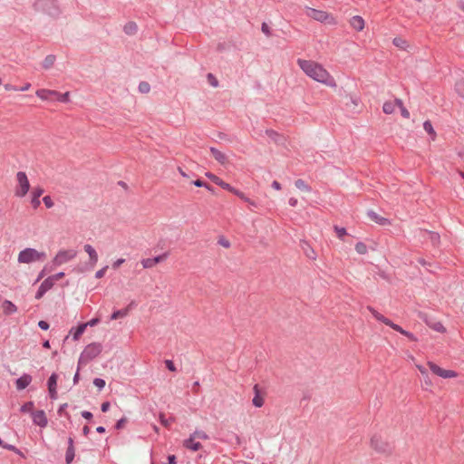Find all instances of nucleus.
<instances>
[{
  "label": "nucleus",
  "instance_id": "f257e3e1",
  "mask_svg": "<svg viewBox=\"0 0 464 464\" xmlns=\"http://www.w3.org/2000/svg\"><path fill=\"white\" fill-rule=\"evenodd\" d=\"M302 72L311 80L330 88L337 86L334 77L320 63L299 58L296 61Z\"/></svg>",
  "mask_w": 464,
  "mask_h": 464
},
{
  "label": "nucleus",
  "instance_id": "f03ea898",
  "mask_svg": "<svg viewBox=\"0 0 464 464\" xmlns=\"http://www.w3.org/2000/svg\"><path fill=\"white\" fill-rule=\"evenodd\" d=\"M304 14L307 17L329 25H336L337 18L331 13L324 10L314 9L309 6L304 7Z\"/></svg>",
  "mask_w": 464,
  "mask_h": 464
},
{
  "label": "nucleus",
  "instance_id": "7ed1b4c3",
  "mask_svg": "<svg viewBox=\"0 0 464 464\" xmlns=\"http://www.w3.org/2000/svg\"><path fill=\"white\" fill-rule=\"evenodd\" d=\"M371 448L382 454H390L392 452V444L381 433H374L370 439Z\"/></svg>",
  "mask_w": 464,
  "mask_h": 464
},
{
  "label": "nucleus",
  "instance_id": "20e7f679",
  "mask_svg": "<svg viewBox=\"0 0 464 464\" xmlns=\"http://www.w3.org/2000/svg\"><path fill=\"white\" fill-rule=\"evenodd\" d=\"M46 257L44 252H40L34 248L27 247L18 254V262L22 264H30L43 261Z\"/></svg>",
  "mask_w": 464,
  "mask_h": 464
},
{
  "label": "nucleus",
  "instance_id": "39448f33",
  "mask_svg": "<svg viewBox=\"0 0 464 464\" xmlns=\"http://www.w3.org/2000/svg\"><path fill=\"white\" fill-rule=\"evenodd\" d=\"M30 182L25 172L18 171L15 175L14 196L24 198L29 192Z\"/></svg>",
  "mask_w": 464,
  "mask_h": 464
},
{
  "label": "nucleus",
  "instance_id": "423d86ee",
  "mask_svg": "<svg viewBox=\"0 0 464 464\" xmlns=\"http://www.w3.org/2000/svg\"><path fill=\"white\" fill-rule=\"evenodd\" d=\"M369 311L371 312V314H372V316L385 324L386 325L392 327L393 330L401 333V334L405 335L406 337H408L410 340L411 341H417V338L410 332L408 331H405L403 330L400 325L392 323L390 319L386 318L385 316H383L382 314H380L379 312H377L375 309H373L372 307H368Z\"/></svg>",
  "mask_w": 464,
  "mask_h": 464
},
{
  "label": "nucleus",
  "instance_id": "0eeeda50",
  "mask_svg": "<svg viewBox=\"0 0 464 464\" xmlns=\"http://www.w3.org/2000/svg\"><path fill=\"white\" fill-rule=\"evenodd\" d=\"M77 256V250L73 248L60 249L53 259L55 266H60L73 260Z\"/></svg>",
  "mask_w": 464,
  "mask_h": 464
},
{
  "label": "nucleus",
  "instance_id": "6e6552de",
  "mask_svg": "<svg viewBox=\"0 0 464 464\" xmlns=\"http://www.w3.org/2000/svg\"><path fill=\"white\" fill-rule=\"evenodd\" d=\"M102 347L100 343H92L88 344L81 354L79 362H87L102 353Z\"/></svg>",
  "mask_w": 464,
  "mask_h": 464
},
{
  "label": "nucleus",
  "instance_id": "1a4fd4ad",
  "mask_svg": "<svg viewBox=\"0 0 464 464\" xmlns=\"http://www.w3.org/2000/svg\"><path fill=\"white\" fill-rule=\"evenodd\" d=\"M430 370L437 376H440L443 379H451L458 377V372L452 370H446L441 367H440L438 364H436L433 362H427Z\"/></svg>",
  "mask_w": 464,
  "mask_h": 464
},
{
  "label": "nucleus",
  "instance_id": "9d476101",
  "mask_svg": "<svg viewBox=\"0 0 464 464\" xmlns=\"http://www.w3.org/2000/svg\"><path fill=\"white\" fill-rule=\"evenodd\" d=\"M84 252L88 255L89 260L86 264L88 269H93L99 260V256L96 249L90 244L83 246Z\"/></svg>",
  "mask_w": 464,
  "mask_h": 464
},
{
  "label": "nucleus",
  "instance_id": "9b49d317",
  "mask_svg": "<svg viewBox=\"0 0 464 464\" xmlns=\"http://www.w3.org/2000/svg\"><path fill=\"white\" fill-rule=\"evenodd\" d=\"M44 194V188L35 187L31 191V205L34 209H37L41 204L40 197Z\"/></svg>",
  "mask_w": 464,
  "mask_h": 464
},
{
  "label": "nucleus",
  "instance_id": "f8f14e48",
  "mask_svg": "<svg viewBox=\"0 0 464 464\" xmlns=\"http://www.w3.org/2000/svg\"><path fill=\"white\" fill-rule=\"evenodd\" d=\"M33 421L35 425L44 428L47 426L48 420L44 411H36L32 413Z\"/></svg>",
  "mask_w": 464,
  "mask_h": 464
},
{
  "label": "nucleus",
  "instance_id": "ddd939ff",
  "mask_svg": "<svg viewBox=\"0 0 464 464\" xmlns=\"http://www.w3.org/2000/svg\"><path fill=\"white\" fill-rule=\"evenodd\" d=\"M350 26L356 32H362L365 27V21L361 15H354L349 21Z\"/></svg>",
  "mask_w": 464,
  "mask_h": 464
},
{
  "label": "nucleus",
  "instance_id": "4468645a",
  "mask_svg": "<svg viewBox=\"0 0 464 464\" xmlns=\"http://www.w3.org/2000/svg\"><path fill=\"white\" fill-rule=\"evenodd\" d=\"M401 101L399 99L394 100V101L385 102L382 106V111L386 114H392L395 111L396 108L401 106Z\"/></svg>",
  "mask_w": 464,
  "mask_h": 464
},
{
  "label": "nucleus",
  "instance_id": "2eb2a0df",
  "mask_svg": "<svg viewBox=\"0 0 464 464\" xmlns=\"http://www.w3.org/2000/svg\"><path fill=\"white\" fill-rule=\"evenodd\" d=\"M57 375L53 373L48 380V390L50 393V397L53 400L57 398Z\"/></svg>",
  "mask_w": 464,
  "mask_h": 464
},
{
  "label": "nucleus",
  "instance_id": "dca6fc26",
  "mask_svg": "<svg viewBox=\"0 0 464 464\" xmlns=\"http://www.w3.org/2000/svg\"><path fill=\"white\" fill-rule=\"evenodd\" d=\"M210 152H211V155L214 157V159L217 161H218L221 165L226 166L228 164V158L222 151H220L215 148H211Z\"/></svg>",
  "mask_w": 464,
  "mask_h": 464
},
{
  "label": "nucleus",
  "instance_id": "f3484780",
  "mask_svg": "<svg viewBox=\"0 0 464 464\" xmlns=\"http://www.w3.org/2000/svg\"><path fill=\"white\" fill-rule=\"evenodd\" d=\"M53 283H52V279H48L46 278L40 285L36 295H35V298L36 299H40L43 297V295L49 290L53 287Z\"/></svg>",
  "mask_w": 464,
  "mask_h": 464
},
{
  "label": "nucleus",
  "instance_id": "a211bd4d",
  "mask_svg": "<svg viewBox=\"0 0 464 464\" xmlns=\"http://www.w3.org/2000/svg\"><path fill=\"white\" fill-rule=\"evenodd\" d=\"M35 94L42 101H47L51 97H54V95L58 94V92L48 89H39L35 92Z\"/></svg>",
  "mask_w": 464,
  "mask_h": 464
},
{
  "label": "nucleus",
  "instance_id": "6ab92c4d",
  "mask_svg": "<svg viewBox=\"0 0 464 464\" xmlns=\"http://www.w3.org/2000/svg\"><path fill=\"white\" fill-rule=\"evenodd\" d=\"M32 382V377L29 374H23L15 382L16 389L21 391L25 389Z\"/></svg>",
  "mask_w": 464,
  "mask_h": 464
},
{
  "label": "nucleus",
  "instance_id": "aec40b11",
  "mask_svg": "<svg viewBox=\"0 0 464 464\" xmlns=\"http://www.w3.org/2000/svg\"><path fill=\"white\" fill-rule=\"evenodd\" d=\"M368 217L371 220L378 223L379 225H382V226L391 225V221L389 219H387L383 217H381L374 211L368 212Z\"/></svg>",
  "mask_w": 464,
  "mask_h": 464
},
{
  "label": "nucleus",
  "instance_id": "412c9836",
  "mask_svg": "<svg viewBox=\"0 0 464 464\" xmlns=\"http://www.w3.org/2000/svg\"><path fill=\"white\" fill-rule=\"evenodd\" d=\"M254 392H255V396L253 398L252 402H253L254 406L260 408L264 405L265 400H264L263 396L260 394L257 385L254 386Z\"/></svg>",
  "mask_w": 464,
  "mask_h": 464
},
{
  "label": "nucleus",
  "instance_id": "4be33fe9",
  "mask_svg": "<svg viewBox=\"0 0 464 464\" xmlns=\"http://www.w3.org/2000/svg\"><path fill=\"white\" fill-rule=\"evenodd\" d=\"M2 309L5 314H12L17 311L16 305L8 300L3 302Z\"/></svg>",
  "mask_w": 464,
  "mask_h": 464
},
{
  "label": "nucleus",
  "instance_id": "5701e85b",
  "mask_svg": "<svg viewBox=\"0 0 464 464\" xmlns=\"http://www.w3.org/2000/svg\"><path fill=\"white\" fill-rule=\"evenodd\" d=\"M183 444L186 448L193 451H197L201 448V444L199 442H196L191 437L186 440Z\"/></svg>",
  "mask_w": 464,
  "mask_h": 464
},
{
  "label": "nucleus",
  "instance_id": "b1692460",
  "mask_svg": "<svg viewBox=\"0 0 464 464\" xmlns=\"http://www.w3.org/2000/svg\"><path fill=\"white\" fill-rule=\"evenodd\" d=\"M392 43L396 47L402 50H408L410 48L409 43L402 37H395Z\"/></svg>",
  "mask_w": 464,
  "mask_h": 464
},
{
  "label": "nucleus",
  "instance_id": "393cba45",
  "mask_svg": "<svg viewBox=\"0 0 464 464\" xmlns=\"http://www.w3.org/2000/svg\"><path fill=\"white\" fill-rule=\"evenodd\" d=\"M295 186L296 187V188L303 192L308 193L311 191V188L307 185V183L304 180L301 179H296L295 181Z\"/></svg>",
  "mask_w": 464,
  "mask_h": 464
},
{
  "label": "nucleus",
  "instance_id": "a878e982",
  "mask_svg": "<svg viewBox=\"0 0 464 464\" xmlns=\"http://www.w3.org/2000/svg\"><path fill=\"white\" fill-rule=\"evenodd\" d=\"M73 458H74V449H73V445H72V440L69 439V447H68L66 456H65L66 462L68 464L71 463L72 461Z\"/></svg>",
  "mask_w": 464,
  "mask_h": 464
},
{
  "label": "nucleus",
  "instance_id": "bb28decb",
  "mask_svg": "<svg viewBox=\"0 0 464 464\" xmlns=\"http://www.w3.org/2000/svg\"><path fill=\"white\" fill-rule=\"evenodd\" d=\"M129 314V308H124V309H121V310H117L115 312L112 313V314L111 315V320H117L119 318H123V317H126Z\"/></svg>",
  "mask_w": 464,
  "mask_h": 464
},
{
  "label": "nucleus",
  "instance_id": "cd10ccee",
  "mask_svg": "<svg viewBox=\"0 0 464 464\" xmlns=\"http://www.w3.org/2000/svg\"><path fill=\"white\" fill-rule=\"evenodd\" d=\"M423 128L431 136L432 140H434L436 136H437V134H436V131L434 130V129L432 127L431 122L430 121H426L423 123Z\"/></svg>",
  "mask_w": 464,
  "mask_h": 464
},
{
  "label": "nucleus",
  "instance_id": "c85d7f7f",
  "mask_svg": "<svg viewBox=\"0 0 464 464\" xmlns=\"http://www.w3.org/2000/svg\"><path fill=\"white\" fill-rule=\"evenodd\" d=\"M87 327V324H80L73 333V339L78 340L81 335L84 333L85 329Z\"/></svg>",
  "mask_w": 464,
  "mask_h": 464
},
{
  "label": "nucleus",
  "instance_id": "c756f323",
  "mask_svg": "<svg viewBox=\"0 0 464 464\" xmlns=\"http://www.w3.org/2000/svg\"><path fill=\"white\" fill-rule=\"evenodd\" d=\"M355 250L360 255H365L368 252V247L363 242H358L355 245Z\"/></svg>",
  "mask_w": 464,
  "mask_h": 464
},
{
  "label": "nucleus",
  "instance_id": "7c9ffc66",
  "mask_svg": "<svg viewBox=\"0 0 464 464\" xmlns=\"http://www.w3.org/2000/svg\"><path fill=\"white\" fill-rule=\"evenodd\" d=\"M54 61H55V57L53 55H48L45 57L44 63H43V66L44 69H49L50 67L53 66V64L54 63Z\"/></svg>",
  "mask_w": 464,
  "mask_h": 464
},
{
  "label": "nucleus",
  "instance_id": "2f4dec72",
  "mask_svg": "<svg viewBox=\"0 0 464 464\" xmlns=\"http://www.w3.org/2000/svg\"><path fill=\"white\" fill-rule=\"evenodd\" d=\"M430 328H432L434 331L439 333H445L446 328L443 326V324L440 322H436L434 324H428Z\"/></svg>",
  "mask_w": 464,
  "mask_h": 464
},
{
  "label": "nucleus",
  "instance_id": "473e14b6",
  "mask_svg": "<svg viewBox=\"0 0 464 464\" xmlns=\"http://www.w3.org/2000/svg\"><path fill=\"white\" fill-rule=\"evenodd\" d=\"M140 264L144 269H149L155 266L153 258H144L140 261Z\"/></svg>",
  "mask_w": 464,
  "mask_h": 464
},
{
  "label": "nucleus",
  "instance_id": "72a5a7b5",
  "mask_svg": "<svg viewBox=\"0 0 464 464\" xmlns=\"http://www.w3.org/2000/svg\"><path fill=\"white\" fill-rule=\"evenodd\" d=\"M193 440L196 439H201V440H208V436L204 432L203 430H196L193 434L190 435Z\"/></svg>",
  "mask_w": 464,
  "mask_h": 464
},
{
  "label": "nucleus",
  "instance_id": "f704fd0d",
  "mask_svg": "<svg viewBox=\"0 0 464 464\" xmlns=\"http://www.w3.org/2000/svg\"><path fill=\"white\" fill-rule=\"evenodd\" d=\"M34 402L32 401H28L26 403H24L22 407H21V411L22 412H34L33 410H34Z\"/></svg>",
  "mask_w": 464,
  "mask_h": 464
},
{
  "label": "nucleus",
  "instance_id": "c9c22d12",
  "mask_svg": "<svg viewBox=\"0 0 464 464\" xmlns=\"http://www.w3.org/2000/svg\"><path fill=\"white\" fill-rule=\"evenodd\" d=\"M69 96L70 93L68 92L64 93L58 92V94L54 95V97L62 102H67L69 101Z\"/></svg>",
  "mask_w": 464,
  "mask_h": 464
},
{
  "label": "nucleus",
  "instance_id": "e433bc0d",
  "mask_svg": "<svg viewBox=\"0 0 464 464\" xmlns=\"http://www.w3.org/2000/svg\"><path fill=\"white\" fill-rule=\"evenodd\" d=\"M139 90L140 92L142 93H147L150 92V86L148 82H141L140 84H139Z\"/></svg>",
  "mask_w": 464,
  "mask_h": 464
},
{
  "label": "nucleus",
  "instance_id": "4c0bfd02",
  "mask_svg": "<svg viewBox=\"0 0 464 464\" xmlns=\"http://www.w3.org/2000/svg\"><path fill=\"white\" fill-rule=\"evenodd\" d=\"M43 202L47 208H52L54 206V202L50 196H44L43 198Z\"/></svg>",
  "mask_w": 464,
  "mask_h": 464
},
{
  "label": "nucleus",
  "instance_id": "58836bf2",
  "mask_svg": "<svg viewBox=\"0 0 464 464\" xmlns=\"http://www.w3.org/2000/svg\"><path fill=\"white\" fill-rule=\"evenodd\" d=\"M218 243L221 246H223V247H225V248H229V247H230V242H229V240H228L227 238L224 237H219V238H218Z\"/></svg>",
  "mask_w": 464,
  "mask_h": 464
},
{
  "label": "nucleus",
  "instance_id": "ea45409f",
  "mask_svg": "<svg viewBox=\"0 0 464 464\" xmlns=\"http://www.w3.org/2000/svg\"><path fill=\"white\" fill-rule=\"evenodd\" d=\"M233 194H235L236 196H237L238 198H240L242 200H244L245 202H250V198H247L243 192L239 191L238 189H235V191L233 192Z\"/></svg>",
  "mask_w": 464,
  "mask_h": 464
},
{
  "label": "nucleus",
  "instance_id": "a19ab883",
  "mask_svg": "<svg viewBox=\"0 0 464 464\" xmlns=\"http://www.w3.org/2000/svg\"><path fill=\"white\" fill-rule=\"evenodd\" d=\"M334 230H335L336 234H337V237L340 239H343V237L346 235V229L343 228V227H335Z\"/></svg>",
  "mask_w": 464,
  "mask_h": 464
},
{
  "label": "nucleus",
  "instance_id": "79ce46f5",
  "mask_svg": "<svg viewBox=\"0 0 464 464\" xmlns=\"http://www.w3.org/2000/svg\"><path fill=\"white\" fill-rule=\"evenodd\" d=\"M108 269V266H105L104 267L99 269L96 273H95V277L97 279H101L104 276H105V273Z\"/></svg>",
  "mask_w": 464,
  "mask_h": 464
},
{
  "label": "nucleus",
  "instance_id": "37998d69",
  "mask_svg": "<svg viewBox=\"0 0 464 464\" xmlns=\"http://www.w3.org/2000/svg\"><path fill=\"white\" fill-rule=\"evenodd\" d=\"M93 384L99 389H102L105 386V381L101 378H95L93 380Z\"/></svg>",
  "mask_w": 464,
  "mask_h": 464
},
{
  "label": "nucleus",
  "instance_id": "c03bdc74",
  "mask_svg": "<svg viewBox=\"0 0 464 464\" xmlns=\"http://www.w3.org/2000/svg\"><path fill=\"white\" fill-rule=\"evenodd\" d=\"M208 82L210 83V85H212L213 87H217L218 86V82L217 78L213 74L208 73Z\"/></svg>",
  "mask_w": 464,
  "mask_h": 464
},
{
  "label": "nucleus",
  "instance_id": "a18cd8bd",
  "mask_svg": "<svg viewBox=\"0 0 464 464\" xmlns=\"http://www.w3.org/2000/svg\"><path fill=\"white\" fill-rule=\"evenodd\" d=\"M64 276V273L63 272H60V273H57L52 276H49L48 279H52V283L53 285L54 284L55 281H58L60 279H62L63 277Z\"/></svg>",
  "mask_w": 464,
  "mask_h": 464
},
{
  "label": "nucleus",
  "instance_id": "49530a36",
  "mask_svg": "<svg viewBox=\"0 0 464 464\" xmlns=\"http://www.w3.org/2000/svg\"><path fill=\"white\" fill-rule=\"evenodd\" d=\"M305 254H306V256L312 260H315L317 257L315 251L311 247H309V249L305 252Z\"/></svg>",
  "mask_w": 464,
  "mask_h": 464
},
{
  "label": "nucleus",
  "instance_id": "de8ad7c7",
  "mask_svg": "<svg viewBox=\"0 0 464 464\" xmlns=\"http://www.w3.org/2000/svg\"><path fill=\"white\" fill-rule=\"evenodd\" d=\"M166 258H167V254H162V255H160V256H156V257H153V261H154V265H155V266H156L159 263H160V262L164 261Z\"/></svg>",
  "mask_w": 464,
  "mask_h": 464
},
{
  "label": "nucleus",
  "instance_id": "09e8293b",
  "mask_svg": "<svg viewBox=\"0 0 464 464\" xmlns=\"http://www.w3.org/2000/svg\"><path fill=\"white\" fill-rule=\"evenodd\" d=\"M206 176L211 180L213 181L215 184H218V181L220 180V178H218V176H216L215 174L213 173H206Z\"/></svg>",
  "mask_w": 464,
  "mask_h": 464
},
{
  "label": "nucleus",
  "instance_id": "8fccbe9b",
  "mask_svg": "<svg viewBox=\"0 0 464 464\" xmlns=\"http://www.w3.org/2000/svg\"><path fill=\"white\" fill-rule=\"evenodd\" d=\"M398 108H400L401 110V113L402 115V117H404L405 119H409L410 118V112L409 111L403 106V104L401 103V106H399Z\"/></svg>",
  "mask_w": 464,
  "mask_h": 464
},
{
  "label": "nucleus",
  "instance_id": "3c124183",
  "mask_svg": "<svg viewBox=\"0 0 464 464\" xmlns=\"http://www.w3.org/2000/svg\"><path fill=\"white\" fill-rule=\"evenodd\" d=\"M160 422L162 425H164L167 428H169L170 426L171 420L165 419L163 414L160 415Z\"/></svg>",
  "mask_w": 464,
  "mask_h": 464
},
{
  "label": "nucleus",
  "instance_id": "603ef678",
  "mask_svg": "<svg viewBox=\"0 0 464 464\" xmlns=\"http://www.w3.org/2000/svg\"><path fill=\"white\" fill-rule=\"evenodd\" d=\"M124 259L123 258H119L117 260H115L113 263H112V267L114 269H118L123 263H124Z\"/></svg>",
  "mask_w": 464,
  "mask_h": 464
},
{
  "label": "nucleus",
  "instance_id": "864d4df0",
  "mask_svg": "<svg viewBox=\"0 0 464 464\" xmlns=\"http://www.w3.org/2000/svg\"><path fill=\"white\" fill-rule=\"evenodd\" d=\"M5 90L7 92H18V88L14 85H12L10 83L5 84Z\"/></svg>",
  "mask_w": 464,
  "mask_h": 464
},
{
  "label": "nucleus",
  "instance_id": "5fc2aeb1",
  "mask_svg": "<svg viewBox=\"0 0 464 464\" xmlns=\"http://www.w3.org/2000/svg\"><path fill=\"white\" fill-rule=\"evenodd\" d=\"M165 363H166L167 368H168L169 371H171V372H176V367H175V365H174V363H173V362H172V361H170V360H167V361L165 362Z\"/></svg>",
  "mask_w": 464,
  "mask_h": 464
},
{
  "label": "nucleus",
  "instance_id": "6e6d98bb",
  "mask_svg": "<svg viewBox=\"0 0 464 464\" xmlns=\"http://www.w3.org/2000/svg\"><path fill=\"white\" fill-rule=\"evenodd\" d=\"M38 326L42 330H48L49 329V324L47 322H45V321H39Z\"/></svg>",
  "mask_w": 464,
  "mask_h": 464
},
{
  "label": "nucleus",
  "instance_id": "4d7b16f0",
  "mask_svg": "<svg viewBox=\"0 0 464 464\" xmlns=\"http://www.w3.org/2000/svg\"><path fill=\"white\" fill-rule=\"evenodd\" d=\"M194 185L197 186V187H205L207 188L208 189L210 190V188L209 186H208L207 184H205L203 181H201L200 179H197L194 181Z\"/></svg>",
  "mask_w": 464,
  "mask_h": 464
},
{
  "label": "nucleus",
  "instance_id": "13d9d810",
  "mask_svg": "<svg viewBox=\"0 0 464 464\" xmlns=\"http://www.w3.org/2000/svg\"><path fill=\"white\" fill-rule=\"evenodd\" d=\"M262 32L267 36H270V29L266 23L262 24Z\"/></svg>",
  "mask_w": 464,
  "mask_h": 464
},
{
  "label": "nucleus",
  "instance_id": "bf43d9fd",
  "mask_svg": "<svg viewBox=\"0 0 464 464\" xmlns=\"http://www.w3.org/2000/svg\"><path fill=\"white\" fill-rule=\"evenodd\" d=\"M99 321H100L99 318H93V319L90 320L89 322L84 323V324H87V326H94L99 323Z\"/></svg>",
  "mask_w": 464,
  "mask_h": 464
},
{
  "label": "nucleus",
  "instance_id": "052dcab7",
  "mask_svg": "<svg viewBox=\"0 0 464 464\" xmlns=\"http://www.w3.org/2000/svg\"><path fill=\"white\" fill-rule=\"evenodd\" d=\"M125 423H126V419L122 418L120 420H118V422L116 423V428L117 429H121V428L124 427Z\"/></svg>",
  "mask_w": 464,
  "mask_h": 464
},
{
  "label": "nucleus",
  "instance_id": "680f3d73",
  "mask_svg": "<svg viewBox=\"0 0 464 464\" xmlns=\"http://www.w3.org/2000/svg\"><path fill=\"white\" fill-rule=\"evenodd\" d=\"M101 409H102V412H106V411H109V409H110V402H109V401H105V402H103V403L102 404V406H101Z\"/></svg>",
  "mask_w": 464,
  "mask_h": 464
},
{
  "label": "nucleus",
  "instance_id": "e2e57ef3",
  "mask_svg": "<svg viewBox=\"0 0 464 464\" xmlns=\"http://www.w3.org/2000/svg\"><path fill=\"white\" fill-rule=\"evenodd\" d=\"M288 203L291 207H296L298 201H297V198H290L288 200Z\"/></svg>",
  "mask_w": 464,
  "mask_h": 464
},
{
  "label": "nucleus",
  "instance_id": "0e129e2a",
  "mask_svg": "<svg viewBox=\"0 0 464 464\" xmlns=\"http://www.w3.org/2000/svg\"><path fill=\"white\" fill-rule=\"evenodd\" d=\"M30 88H31V83L26 82L24 86H22L21 88H18V91L25 92V91H28Z\"/></svg>",
  "mask_w": 464,
  "mask_h": 464
},
{
  "label": "nucleus",
  "instance_id": "69168bd1",
  "mask_svg": "<svg viewBox=\"0 0 464 464\" xmlns=\"http://www.w3.org/2000/svg\"><path fill=\"white\" fill-rule=\"evenodd\" d=\"M272 187L276 190H280L282 188L281 184L278 181H276V180L273 181Z\"/></svg>",
  "mask_w": 464,
  "mask_h": 464
},
{
  "label": "nucleus",
  "instance_id": "338daca9",
  "mask_svg": "<svg viewBox=\"0 0 464 464\" xmlns=\"http://www.w3.org/2000/svg\"><path fill=\"white\" fill-rule=\"evenodd\" d=\"M82 416L87 420H91L92 417V414L90 411H84L82 412Z\"/></svg>",
  "mask_w": 464,
  "mask_h": 464
},
{
  "label": "nucleus",
  "instance_id": "774afa93",
  "mask_svg": "<svg viewBox=\"0 0 464 464\" xmlns=\"http://www.w3.org/2000/svg\"><path fill=\"white\" fill-rule=\"evenodd\" d=\"M169 464H176V458L174 455H170L168 458Z\"/></svg>",
  "mask_w": 464,
  "mask_h": 464
}]
</instances>
